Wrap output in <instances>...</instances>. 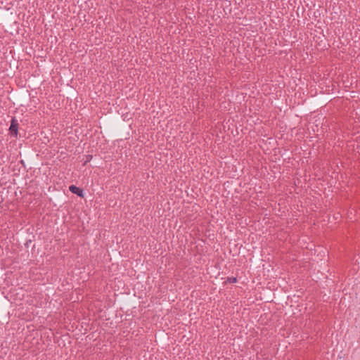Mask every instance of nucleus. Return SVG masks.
<instances>
[{
	"instance_id": "1",
	"label": "nucleus",
	"mask_w": 360,
	"mask_h": 360,
	"mask_svg": "<svg viewBox=\"0 0 360 360\" xmlns=\"http://www.w3.org/2000/svg\"><path fill=\"white\" fill-rule=\"evenodd\" d=\"M9 130L13 136L17 137L18 136V122L17 120L13 118L11 120V126Z\"/></svg>"
},
{
	"instance_id": "2",
	"label": "nucleus",
	"mask_w": 360,
	"mask_h": 360,
	"mask_svg": "<svg viewBox=\"0 0 360 360\" xmlns=\"http://www.w3.org/2000/svg\"><path fill=\"white\" fill-rule=\"evenodd\" d=\"M69 190L74 194H76L79 197H83L84 195H83V191L77 187L75 185H71L70 187H69Z\"/></svg>"
},
{
	"instance_id": "3",
	"label": "nucleus",
	"mask_w": 360,
	"mask_h": 360,
	"mask_svg": "<svg viewBox=\"0 0 360 360\" xmlns=\"http://www.w3.org/2000/svg\"><path fill=\"white\" fill-rule=\"evenodd\" d=\"M226 282L230 283H235L237 282V278L236 277H228Z\"/></svg>"
},
{
	"instance_id": "4",
	"label": "nucleus",
	"mask_w": 360,
	"mask_h": 360,
	"mask_svg": "<svg viewBox=\"0 0 360 360\" xmlns=\"http://www.w3.org/2000/svg\"><path fill=\"white\" fill-rule=\"evenodd\" d=\"M91 159H92V155H88V156L86 157V162H85L84 165H85L86 162H89Z\"/></svg>"
}]
</instances>
